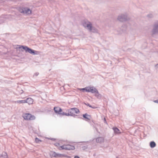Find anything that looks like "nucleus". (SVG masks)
Wrapping results in <instances>:
<instances>
[{
    "mask_svg": "<svg viewBox=\"0 0 158 158\" xmlns=\"http://www.w3.org/2000/svg\"><path fill=\"white\" fill-rule=\"evenodd\" d=\"M89 107L92 108H97V107L95 106H92L90 105L89 104H88V105Z\"/></svg>",
    "mask_w": 158,
    "mask_h": 158,
    "instance_id": "nucleus-18",
    "label": "nucleus"
},
{
    "mask_svg": "<svg viewBox=\"0 0 158 158\" xmlns=\"http://www.w3.org/2000/svg\"><path fill=\"white\" fill-rule=\"evenodd\" d=\"M55 145L57 147L58 149L59 150L63 149L65 150V145H64L62 146H60V144L58 143H57Z\"/></svg>",
    "mask_w": 158,
    "mask_h": 158,
    "instance_id": "nucleus-8",
    "label": "nucleus"
},
{
    "mask_svg": "<svg viewBox=\"0 0 158 158\" xmlns=\"http://www.w3.org/2000/svg\"><path fill=\"white\" fill-rule=\"evenodd\" d=\"M80 112L79 110L78 109L76 108H71L68 110V113H65L63 112V115L66 116H73L75 115L76 114H78Z\"/></svg>",
    "mask_w": 158,
    "mask_h": 158,
    "instance_id": "nucleus-1",
    "label": "nucleus"
},
{
    "mask_svg": "<svg viewBox=\"0 0 158 158\" xmlns=\"http://www.w3.org/2000/svg\"><path fill=\"white\" fill-rule=\"evenodd\" d=\"M39 74V73H35V76H37Z\"/></svg>",
    "mask_w": 158,
    "mask_h": 158,
    "instance_id": "nucleus-19",
    "label": "nucleus"
},
{
    "mask_svg": "<svg viewBox=\"0 0 158 158\" xmlns=\"http://www.w3.org/2000/svg\"><path fill=\"white\" fill-rule=\"evenodd\" d=\"M20 48H23L24 49L26 52H28L31 54H35V51L34 50L28 48L27 46H21L19 47Z\"/></svg>",
    "mask_w": 158,
    "mask_h": 158,
    "instance_id": "nucleus-4",
    "label": "nucleus"
},
{
    "mask_svg": "<svg viewBox=\"0 0 158 158\" xmlns=\"http://www.w3.org/2000/svg\"><path fill=\"white\" fill-rule=\"evenodd\" d=\"M150 145L151 148H153L156 146V144L154 142L152 141L150 142Z\"/></svg>",
    "mask_w": 158,
    "mask_h": 158,
    "instance_id": "nucleus-14",
    "label": "nucleus"
},
{
    "mask_svg": "<svg viewBox=\"0 0 158 158\" xmlns=\"http://www.w3.org/2000/svg\"><path fill=\"white\" fill-rule=\"evenodd\" d=\"M17 102L18 103H26V100L18 101Z\"/></svg>",
    "mask_w": 158,
    "mask_h": 158,
    "instance_id": "nucleus-16",
    "label": "nucleus"
},
{
    "mask_svg": "<svg viewBox=\"0 0 158 158\" xmlns=\"http://www.w3.org/2000/svg\"><path fill=\"white\" fill-rule=\"evenodd\" d=\"M74 158H79V157L77 156H75Z\"/></svg>",
    "mask_w": 158,
    "mask_h": 158,
    "instance_id": "nucleus-20",
    "label": "nucleus"
},
{
    "mask_svg": "<svg viewBox=\"0 0 158 158\" xmlns=\"http://www.w3.org/2000/svg\"><path fill=\"white\" fill-rule=\"evenodd\" d=\"M83 117L85 118H86L88 120H90V116L89 115L87 114H85L83 115Z\"/></svg>",
    "mask_w": 158,
    "mask_h": 158,
    "instance_id": "nucleus-13",
    "label": "nucleus"
},
{
    "mask_svg": "<svg viewBox=\"0 0 158 158\" xmlns=\"http://www.w3.org/2000/svg\"><path fill=\"white\" fill-rule=\"evenodd\" d=\"M54 110L56 113H58V114L62 115L63 113H61L62 110L60 107H55L54 108Z\"/></svg>",
    "mask_w": 158,
    "mask_h": 158,
    "instance_id": "nucleus-6",
    "label": "nucleus"
},
{
    "mask_svg": "<svg viewBox=\"0 0 158 158\" xmlns=\"http://www.w3.org/2000/svg\"><path fill=\"white\" fill-rule=\"evenodd\" d=\"M35 141L37 143L39 141L41 142V141L39 139H38L37 138H36L35 139Z\"/></svg>",
    "mask_w": 158,
    "mask_h": 158,
    "instance_id": "nucleus-17",
    "label": "nucleus"
},
{
    "mask_svg": "<svg viewBox=\"0 0 158 158\" xmlns=\"http://www.w3.org/2000/svg\"><path fill=\"white\" fill-rule=\"evenodd\" d=\"M65 150H74L75 147L74 146L69 144L65 145Z\"/></svg>",
    "mask_w": 158,
    "mask_h": 158,
    "instance_id": "nucleus-7",
    "label": "nucleus"
},
{
    "mask_svg": "<svg viewBox=\"0 0 158 158\" xmlns=\"http://www.w3.org/2000/svg\"><path fill=\"white\" fill-rule=\"evenodd\" d=\"M80 90H85L87 92H91L92 93L98 92L97 90L95 88L93 87H87L84 88L79 89Z\"/></svg>",
    "mask_w": 158,
    "mask_h": 158,
    "instance_id": "nucleus-3",
    "label": "nucleus"
},
{
    "mask_svg": "<svg viewBox=\"0 0 158 158\" xmlns=\"http://www.w3.org/2000/svg\"><path fill=\"white\" fill-rule=\"evenodd\" d=\"M83 25L85 27L86 26L90 31L92 30V24L90 22H88V23L87 24L85 23L83 24Z\"/></svg>",
    "mask_w": 158,
    "mask_h": 158,
    "instance_id": "nucleus-9",
    "label": "nucleus"
},
{
    "mask_svg": "<svg viewBox=\"0 0 158 158\" xmlns=\"http://www.w3.org/2000/svg\"><path fill=\"white\" fill-rule=\"evenodd\" d=\"M52 156L55 157H61L64 156V155L60 154H57L55 152H52Z\"/></svg>",
    "mask_w": 158,
    "mask_h": 158,
    "instance_id": "nucleus-10",
    "label": "nucleus"
},
{
    "mask_svg": "<svg viewBox=\"0 0 158 158\" xmlns=\"http://www.w3.org/2000/svg\"><path fill=\"white\" fill-rule=\"evenodd\" d=\"M33 100L31 98H28L26 100V103H28L30 105L33 104Z\"/></svg>",
    "mask_w": 158,
    "mask_h": 158,
    "instance_id": "nucleus-11",
    "label": "nucleus"
},
{
    "mask_svg": "<svg viewBox=\"0 0 158 158\" xmlns=\"http://www.w3.org/2000/svg\"><path fill=\"white\" fill-rule=\"evenodd\" d=\"M23 117L25 120H35V118L34 116L28 113L24 114Z\"/></svg>",
    "mask_w": 158,
    "mask_h": 158,
    "instance_id": "nucleus-2",
    "label": "nucleus"
},
{
    "mask_svg": "<svg viewBox=\"0 0 158 158\" xmlns=\"http://www.w3.org/2000/svg\"><path fill=\"white\" fill-rule=\"evenodd\" d=\"M104 120H105V121H106V120L105 118H104Z\"/></svg>",
    "mask_w": 158,
    "mask_h": 158,
    "instance_id": "nucleus-21",
    "label": "nucleus"
},
{
    "mask_svg": "<svg viewBox=\"0 0 158 158\" xmlns=\"http://www.w3.org/2000/svg\"><path fill=\"white\" fill-rule=\"evenodd\" d=\"M114 132L116 134H119L120 133L119 130L117 128H113Z\"/></svg>",
    "mask_w": 158,
    "mask_h": 158,
    "instance_id": "nucleus-15",
    "label": "nucleus"
},
{
    "mask_svg": "<svg viewBox=\"0 0 158 158\" xmlns=\"http://www.w3.org/2000/svg\"><path fill=\"white\" fill-rule=\"evenodd\" d=\"M19 11L21 13H23L27 14H29L31 13V11L30 10L26 8L20 9Z\"/></svg>",
    "mask_w": 158,
    "mask_h": 158,
    "instance_id": "nucleus-5",
    "label": "nucleus"
},
{
    "mask_svg": "<svg viewBox=\"0 0 158 158\" xmlns=\"http://www.w3.org/2000/svg\"><path fill=\"white\" fill-rule=\"evenodd\" d=\"M104 141V139L102 137H99L96 139V141L97 143L103 142Z\"/></svg>",
    "mask_w": 158,
    "mask_h": 158,
    "instance_id": "nucleus-12",
    "label": "nucleus"
}]
</instances>
